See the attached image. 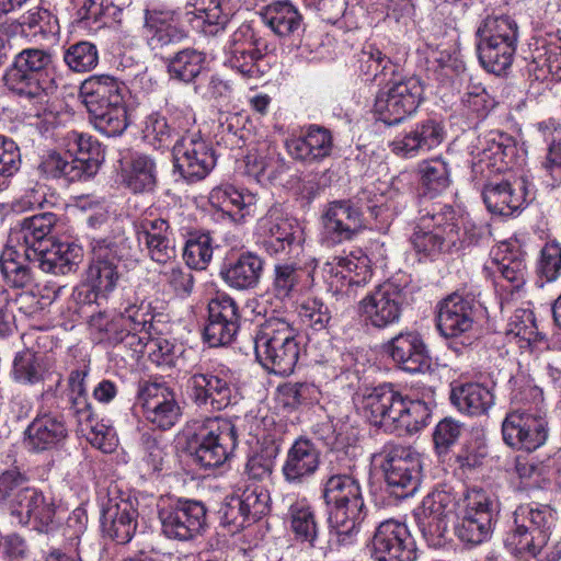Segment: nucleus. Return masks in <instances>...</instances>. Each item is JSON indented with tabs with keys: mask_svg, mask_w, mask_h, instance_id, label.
<instances>
[{
	"mask_svg": "<svg viewBox=\"0 0 561 561\" xmlns=\"http://www.w3.org/2000/svg\"><path fill=\"white\" fill-rule=\"evenodd\" d=\"M321 451L309 438L300 436L287 450L282 474L286 482L300 485L307 482L319 469Z\"/></svg>",
	"mask_w": 561,
	"mask_h": 561,
	"instance_id": "29",
	"label": "nucleus"
},
{
	"mask_svg": "<svg viewBox=\"0 0 561 561\" xmlns=\"http://www.w3.org/2000/svg\"><path fill=\"white\" fill-rule=\"evenodd\" d=\"M260 237L300 240V229L285 218L277 208H272L259 221Z\"/></svg>",
	"mask_w": 561,
	"mask_h": 561,
	"instance_id": "51",
	"label": "nucleus"
},
{
	"mask_svg": "<svg viewBox=\"0 0 561 561\" xmlns=\"http://www.w3.org/2000/svg\"><path fill=\"white\" fill-rule=\"evenodd\" d=\"M128 89L126 84L110 75H94L85 79L81 84L83 96L110 98L113 101L118 96H125Z\"/></svg>",
	"mask_w": 561,
	"mask_h": 561,
	"instance_id": "53",
	"label": "nucleus"
},
{
	"mask_svg": "<svg viewBox=\"0 0 561 561\" xmlns=\"http://www.w3.org/2000/svg\"><path fill=\"white\" fill-rule=\"evenodd\" d=\"M56 221L55 214L42 213L24 218L10 229L2 250V278L8 286L23 288L30 283L25 262L31 257V250L44 272L66 275L77 270L83 256L81 247L46 238Z\"/></svg>",
	"mask_w": 561,
	"mask_h": 561,
	"instance_id": "1",
	"label": "nucleus"
},
{
	"mask_svg": "<svg viewBox=\"0 0 561 561\" xmlns=\"http://www.w3.org/2000/svg\"><path fill=\"white\" fill-rule=\"evenodd\" d=\"M456 499L445 490L428 493L414 510L417 526L426 540L438 545L447 530V519L455 512Z\"/></svg>",
	"mask_w": 561,
	"mask_h": 561,
	"instance_id": "23",
	"label": "nucleus"
},
{
	"mask_svg": "<svg viewBox=\"0 0 561 561\" xmlns=\"http://www.w3.org/2000/svg\"><path fill=\"white\" fill-rule=\"evenodd\" d=\"M539 272L548 280H556L561 274V245L548 242L542 248L539 261Z\"/></svg>",
	"mask_w": 561,
	"mask_h": 561,
	"instance_id": "64",
	"label": "nucleus"
},
{
	"mask_svg": "<svg viewBox=\"0 0 561 561\" xmlns=\"http://www.w3.org/2000/svg\"><path fill=\"white\" fill-rule=\"evenodd\" d=\"M144 35L151 50L179 44L186 38V32L176 25L175 12L171 10H146Z\"/></svg>",
	"mask_w": 561,
	"mask_h": 561,
	"instance_id": "33",
	"label": "nucleus"
},
{
	"mask_svg": "<svg viewBox=\"0 0 561 561\" xmlns=\"http://www.w3.org/2000/svg\"><path fill=\"white\" fill-rule=\"evenodd\" d=\"M122 183L135 194L151 193L158 184V165L153 157L135 152L118 159Z\"/></svg>",
	"mask_w": 561,
	"mask_h": 561,
	"instance_id": "32",
	"label": "nucleus"
},
{
	"mask_svg": "<svg viewBox=\"0 0 561 561\" xmlns=\"http://www.w3.org/2000/svg\"><path fill=\"white\" fill-rule=\"evenodd\" d=\"M138 402L145 419L154 427L165 431L181 419L182 409L174 391L164 383L145 382L138 390Z\"/></svg>",
	"mask_w": 561,
	"mask_h": 561,
	"instance_id": "21",
	"label": "nucleus"
},
{
	"mask_svg": "<svg viewBox=\"0 0 561 561\" xmlns=\"http://www.w3.org/2000/svg\"><path fill=\"white\" fill-rule=\"evenodd\" d=\"M64 60L72 71H90L95 68L99 62L98 48L90 42L72 44L66 49Z\"/></svg>",
	"mask_w": 561,
	"mask_h": 561,
	"instance_id": "55",
	"label": "nucleus"
},
{
	"mask_svg": "<svg viewBox=\"0 0 561 561\" xmlns=\"http://www.w3.org/2000/svg\"><path fill=\"white\" fill-rule=\"evenodd\" d=\"M192 401L199 408L221 411L238 400V390L228 371L193 373L187 381Z\"/></svg>",
	"mask_w": 561,
	"mask_h": 561,
	"instance_id": "19",
	"label": "nucleus"
},
{
	"mask_svg": "<svg viewBox=\"0 0 561 561\" xmlns=\"http://www.w3.org/2000/svg\"><path fill=\"white\" fill-rule=\"evenodd\" d=\"M237 496L242 502V505L252 522L260 519L270 511V492L262 485H245L241 495Z\"/></svg>",
	"mask_w": 561,
	"mask_h": 561,
	"instance_id": "60",
	"label": "nucleus"
},
{
	"mask_svg": "<svg viewBox=\"0 0 561 561\" xmlns=\"http://www.w3.org/2000/svg\"><path fill=\"white\" fill-rule=\"evenodd\" d=\"M136 237L148 256L161 265V280L179 297H187L194 288V276L190 268L176 262V249L168 220L141 217L135 222Z\"/></svg>",
	"mask_w": 561,
	"mask_h": 561,
	"instance_id": "4",
	"label": "nucleus"
},
{
	"mask_svg": "<svg viewBox=\"0 0 561 561\" xmlns=\"http://www.w3.org/2000/svg\"><path fill=\"white\" fill-rule=\"evenodd\" d=\"M477 50L481 66L502 75L512 66L516 54L519 27L510 15H488L477 28Z\"/></svg>",
	"mask_w": 561,
	"mask_h": 561,
	"instance_id": "8",
	"label": "nucleus"
},
{
	"mask_svg": "<svg viewBox=\"0 0 561 561\" xmlns=\"http://www.w3.org/2000/svg\"><path fill=\"white\" fill-rule=\"evenodd\" d=\"M287 518L296 539L314 547L319 529L309 502L306 499L296 500L288 508Z\"/></svg>",
	"mask_w": 561,
	"mask_h": 561,
	"instance_id": "42",
	"label": "nucleus"
},
{
	"mask_svg": "<svg viewBox=\"0 0 561 561\" xmlns=\"http://www.w3.org/2000/svg\"><path fill=\"white\" fill-rule=\"evenodd\" d=\"M68 156L82 163L85 179L94 175L104 161L103 150L91 136L71 130L67 134Z\"/></svg>",
	"mask_w": 561,
	"mask_h": 561,
	"instance_id": "40",
	"label": "nucleus"
},
{
	"mask_svg": "<svg viewBox=\"0 0 561 561\" xmlns=\"http://www.w3.org/2000/svg\"><path fill=\"white\" fill-rule=\"evenodd\" d=\"M381 457V469L390 494L398 499L413 495L422 479L420 455L410 447L387 445Z\"/></svg>",
	"mask_w": 561,
	"mask_h": 561,
	"instance_id": "12",
	"label": "nucleus"
},
{
	"mask_svg": "<svg viewBox=\"0 0 561 561\" xmlns=\"http://www.w3.org/2000/svg\"><path fill=\"white\" fill-rule=\"evenodd\" d=\"M22 500L26 501V510L21 512L14 510L19 514V524L25 525L33 517L41 524L47 525L53 522L55 508L53 504L46 503L44 496L35 491H25Z\"/></svg>",
	"mask_w": 561,
	"mask_h": 561,
	"instance_id": "54",
	"label": "nucleus"
},
{
	"mask_svg": "<svg viewBox=\"0 0 561 561\" xmlns=\"http://www.w3.org/2000/svg\"><path fill=\"white\" fill-rule=\"evenodd\" d=\"M154 314L151 304L144 299H128L108 318L105 313L91 317V328L100 333V341L111 345L124 344L136 354L145 351Z\"/></svg>",
	"mask_w": 561,
	"mask_h": 561,
	"instance_id": "6",
	"label": "nucleus"
},
{
	"mask_svg": "<svg viewBox=\"0 0 561 561\" xmlns=\"http://www.w3.org/2000/svg\"><path fill=\"white\" fill-rule=\"evenodd\" d=\"M385 353L402 370L419 374L426 373L432 366L422 336L414 331H402L382 346Z\"/></svg>",
	"mask_w": 561,
	"mask_h": 561,
	"instance_id": "26",
	"label": "nucleus"
},
{
	"mask_svg": "<svg viewBox=\"0 0 561 561\" xmlns=\"http://www.w3.org/2000/svg\"><path fill=\"white\" fill-rule=\"evenodd\" d=\"M419 221L424 228H431L436 233L448 237L454 234L456 251L466 249L479 241L482 236L481 229L474 224L466 221L453 206L440 203H433L421 210Z\"/></svg>",
	"mask_w": 561,
	"mask_h": 561,
	"instance_id": "17",
	"label": "nucleus"
},
{
	"mask_svg": "<svg viewBox=\"0 0 561 561\" xmlns=\"http://www.w3.org/2000/svg\"><path fill=\"white\" fill-rule=\"evenodd\" d=\"M239 308L227 295H218L208 302V322L204 328V340L210 347L231 343L239 330Z\"/></svg>",
	"mask_w": 561,
	"mask_h": 561,
	"instance_id": "24",
	"label": "nucleus"
},
{
	"mask_svg": "<svg viewBox=\"0 0 561 561\" xmlns=\"http://www.w3.org/2000/svg\"><path fill=\"white\" fill-rule=\"evenodd\" d=\"M305 270L294 262H279L273 271L272 291L280 300L296 297L302 288Z\"/></svg>",
	"mask_w": 561,
	"mask_h": 561,
	"instance_id": "44",
	"label": "nucleus"
},
{
	"mask_svg": "<svg viewBox=\"0 0 561 561\" xmlns=\"http://www.w3.org/2000/svg\"><path fill=\"white\" fill-rule=\"evenodd\" d=\"M278 453V445L264 442L259 449L250 454L242 473L245 481L256 484L270 479Z\"/></svg>",
	"mask_w": 561,
	"mask_h": 561,
	"instance_id": "45",
	"label": "nucleus"
},
{
	"mask_svg": "<svg viewBox=\"0 0 561 561\" xmlns=\"http://www.w3.org/2000/svg\"><path fill=\"white\" fill-rule=\"evenodd\" d=\"M218 514L220 524L232 534L253 523L237 495L226 497Z\"/></svg>",
	"mask_w": 561,
	"mask_h": 561,
	"instance_id": "62",
	"label": "nucleus"
},
{
	"mask_svg": "<svg viewBox=\"0 0 561 561\" xmlns=\"http://www.w3.org/2000/svg\"><path fill=\"white\" fill-rule=\"evenodd\" d=\"M419 173L423 191L432 196L445 192L451 184L450 164L443 157L422 161Z\"/></svg>",
	"mask_w": 561,
	"mask_h": 561,
	"instance_id": "43",
	"label": "nucleus"
},
{
	"mask_svg": "<svg viewBox=\"0 0 561 561\" xmlns=\"http://www.w3.org/2000/svg\"><path fill=\"white\" fill-rule=\"evenodd\" d=\"M25 483L26 478L18 468L2 472V500H7L13 524H19V514L14 513V510L21 512L26 510V501L22 500V494L25 491H35L25 486Z\"/></svg>",
	"mask_w": 561,
	"mask_h": 561,
	"instance_id": "48",
	"label": "nucleus"
},
{
	"mask_svg": "<svg viewBox=\"0 0 561 561\" xmlns=\"http://www.w3.org/2000/svg\"><path fill=\"white\" fill-rule=\"evenodd\" d=\"M445 139V128L435 118H425L394 137L390 150L402 158H414L438 147Z\"/></svg>",
	"mask_w": 561,
	"mask_h": 561,
	"instance_id": "25",
	"label": "nucleus"
},
{
	"mask_svg": "<svg viewBox=\"0 0 561 561\" xmlns=\"http://www.w3.org/2000/svg\"><path fill=\"white\" fill-rule=\"evenodd\" d=\"M174 170L188 182L203 180L215 167L213 146L201 134L182 135L173 146Z\"/></svg>",
	"mask_w": 561,
	"mask_h": 561,
	"instance_id": "16",
	"label": "nucleus"
},
{
	"mask_svg": "<svg viewBox=\"0 0 561 561\" xmlns=\"http://www.w3.org/2000/svg\"><path fill=\"white\" fill-rule=\"evenodd\" d=\"M254 351L256 359L267 371L288 376L300 354L297 330L285 317L271 316L260 324L254 335Z\"/></svg>",
	"mask_w": 561,
	"mask_h": 561,
	"instance_id": "7",
	"label": "nucleus"
},
{
	"mask_svg": "<svg viewBox=\"0 0 561 561\" xmlns=\"http://www.w3.org/2000/svg\"><path fill=\"white\" fill-rule=\"evenodd\" d=\"M454 234L448 237L436 233L431 228H424L422 222H417L410 238L411 244L419 255V259L435 260L439 254L456 251Z\"/></svg>",
	"mask_w": 561,
	"mask_h": 561,
	"instance_id": "41",
	"label": "nucleus"
},
{
	"mask_svg": "<svg viewBox=\"0 0 561 561\" xmlns=\"http://www.w3.org/2000/svg\"><path fill=\"white\" fill-rule=\"evenodd\" d=\"M334 434L332 444L328 446L331 457H334L341 467L350 468L357 449L355 434L345 424L339 425Z\"/></svg>",
	"mask_w": 561,
	"mask_h": 561,
	"instance_id": "57",
	"label": "nucleus"
},
{
	"mask_svg": "<svg viewBox=\"0 0 561 561\" xmlns=\"http://www.w3.org/2000/svg\"><path fill=\"white\" fill-rule=\"evenodd\" d=\"M286 162L276 152L250 153L245 158V173L256 182H271L286 171Z\"/></svg>",
	"mask_w": 561,
	"mask_h": 561,
	"instance_id": "46",
	"label": "nucleus"
},
{
	"mask_svg": "<svg viewBox=\"0 0 561 561\" xmlns=\"http://www.w3.org/2000/svg\"><path fill=\"white\" fill-rule=\"evenodd\" d=\"M405 304L404 289L393 282H385L358 302V312L366 324L386 329L400 321Z\"/></svg>",
	"mask_w": 561,
	"mask_h": 561,
	"instance_id": "15",
	"label": "nucleus"
},
{
	"mask_svg": "<svg viewBox=\"0 0 561 561\" xmlns=\"http://www.w3.org/2000/svg\"><path fill=\"white\" fill-rule=\"evenodd\" d=\"M262 22L277 36L288 37L302 28V15L287 0L272 2L261 10Z\"/></svg>",
	"mask_w": 561,
	"mask_h": 561,
	"instance_id": "36",
	"label": "nucleus"
},
{
	"mask_svg": "<svg viewBox=\"0 0 561 561\" xmlns=\"http://www.w3.org/2000/svg\"><path fill=\"white\" fill-rule=\"evenodd\" d=\"M138 512L129 497L110 495L102 505L101 527L117 543L131 540L137 529Z\"/></svg>",
	"mask_w": 561,
	"mask_h": 561,
	"instance_id": "27",
	"label": "nucleus"
},
{
	"mask_svg": "<svg viewBox=\"0 0 561 561\" xmlns=\"http://www.w3.org/2000/svg\"><path fill=\"white\" fill-rule=\"evenodd\" d=\"M187 438V450L201 468H216L226 462L238 444L237 428L221 416L195 421Z\"/></svg>",
	"mask_w": 561,
	"mask_h": 561,
	"instance_id": "9",
	"label": "nucleus"
},
{
	"mask_svg": "<svg viewBox=\"0 0 561 561\" xmlns=\"http://www.w3.org/2000/svg\"><path fill=\"white\" fill-rule=\"evenodd\" d=\"M463 515L481 518L486 515L489 522L494 524L497 513V503L482 489L471 488L463 494Z\"/></svg>",
	"mask_w": 561,
	"mask_h": 561,
	"instance_id": "58",
	"label": "nucleus"
},
{
	"mask_svg": "<svg viewBox=\"0 0 561 561\" xmlns=\"http://www.w3.org/2000/svg\"><path fill=\"white\" fill-rule=\"evenodd\" d=\"M183 257L190 268L205 270L213 257L210 237L208 234H201L190 238L186 241Z\"/></svg>",
	"mask_w": 561,
	"mask_h": 561,
	"instance_id": "61",
	"label": "nucleus"
},
{
	"mask_svg": "<svg viewBox=\"0 0 561 561\" xmlns=\"http://www.w3.org/2000/svg\"><path fill=\"white\" fill-rule=\"evenodd\" d=\"M286 148L296 160L319 162L331 156L333 137L329 129L311 125L302 136L287 140Z\"/></svg>",
	"mask_w": 561,
	"mask_h": 561,
	"instance_id": "35",
	"label": "nucleus"
},
{
	"mask_svg": "<svg viewBox=\"0 0 561 561\" xmlns=\"http://www.w3.org/2000/svg\"><path fill=\"white\" fill-rule=\"evenodd\" d=\"M423 93V84L416 77L390 82L377 93L375 113L378 119L388 125L398 124L417 110Z\"/></svg>",
	"mask_w": 561,
	"mask_h": 561,
	"instance_id": "13",
	"label": "nucleus"
},
{
	"mask_svg": "<svg viewBox=\"0 0 561 561\" xmlns=\"http://www.w3.org/2000/svg\"><path fill=\"white\" fill-rule=\"evenodd\" d=\"M363 410L370 424L399 436L417 432L430 417L423 401L404 398L391 385H381L366 394Z\"/></svg>",
	"mask_w": 561,
	"mask_h": 561,
	"instance_id": "5",
	"label": "nucleus"
},
{
	"mask_svg": "<svg viewBox=\"0 0 561 561\" xmlns=\"http://www.w3.org/2000/svg\"><path fill=\"white\" fill-rule=\"evenodd\" d=\"M506 334L518 340L520 347H529L537 342L539 333L534 312L529 309H516L507 322Z\"/></svg>",
	"mask_w": 561,
	"mask_h": 561,
	"instance_id": "52",
	"label": "nucleus"
},
{
	"mask_svg": "<svg viewBox=\"0 0 561 561\" xmlns=\"http://www.w3.org/2000/svg\"><path fill=\"white\" fill-rule=\"evenodd\" d=\"M480 162L486 163L496 172L506 170L516 152L514 139L506 133L490 130L480 139Z\"/></svg>",
	"mask_w": 561,
	"mask_h": 561,
	"instance_id": "37",
	"label": "nucleus"
},
{
	"mask_svg": "<svg viewBox=\"0 0 561 561\" xmlns=\"http://www.w3.org/2000/svg\"><path fill=\"white\" fill-rule=\"evenodd\" d=\"M206 507L199 501L178 499L161 502L158 518L162 534L173 540L187 541L203 533L206 527Z\"/></svg>",
	"mask_w": 561,
	"mask_h": 561,
	"instance_id": "14",
	"label": "nucleus"
},
{
	"mask_svg": "<svg viewBox=\"0 0 561 561\" xmlns=\"http://www.w3.org/2000/svg\"><path fill=\"white\" fill-rule=\"evenodd\" d=\"M450 401L460 412L481 415L493 405L494 396L481 383H455L451 385Z\"/></svg>",
	"mask_w": 561,
	"mask_h": 561,
	"instance_id": "39",
	"label": "nucleus"
},
{
	"mask_svg": "<svg viewBox=\"0 0 561 561\" xmlns=\"http://www.w3.org/2000/svg\"><path fill=\"white\" fill-rule=\"evenodd\" d=\"M44 371L38 356L25 350L15 355L11 376L19 382L35 383L43 379Z\"/></svg>",
	"mask_w": 561,
	"mask_h": 561,
	"instance_id": "56",
	"label": "nucleus"
},
{
	"mask_svg": "<svg viewBox=\"0 0 561 561\" xmlns=\"http://www.w3.org/2000/svg\"><path fill=\"white\" fill-rule=\"evenodd\" d=\"M89 116L95 129L107 137L122 135L128 126L126 106H114V108L95 106L94 112H90Z\"/></svg>",
	"mask_w": 561,
	"mask_h": 561,
	"instance_id": "50",
	"label": "nucleus"
},
{
	"mask_svg": "<svg viewBox=\"0 0 561 561\" xmlns=\"http://www.w3.org/2000/svg\"><path fill=\"white\" fill-rule=\"evenodd\" d=\"M556 512L548 505H519L514 513V527L504 545L510 552H542L556 526Z\"/></svg>",
	"mask_w": 561,
	"mask_h": 561,
	"instance_id": "11",
	"label": "nucleus"
},
{
	"mask_svg": "<svg viewBox=\"0 0 561 561\" xmlns=\"http://www.w3.org/2000/svg\"><path fill=\"white\" fill-rule=\"evenodd\" d=\"M114 243L107 239H93L92 260L87 270V282L98 294L112 291L119 279V260Z\"/></svg>",
	"mask_w": 561,
	"mask_h": 561,
	"instance_id": "28",
	"label": "nucleus"
},
{
	"mask_svg": "<svg viewBox=\"0 0 561 561\" xmlns=\"http://www.w3.org/2000/svg\"><path fill=\"white\" fill-rule=\"evenodd\" d=\"M298 314L301 321L311 327L316 331H321L327 328L331 320V312L320 299H307L300 307Z\"/></svg>",
	"mask_w": 561,
	"mask_h": 561,
	"instance_id": "63",
	"label": "nucleus"
},
{
	"mask_svg": "<svg viewBox=\"0 0 561 561\" xmlns=\"http://www.w3.org/2000/svg\"><path fill=\"white\" fill-rule=\"evenodd\" d=\"M377 195L362 190L356 196L336 199L324 205L321 213V238L328 247L353 240L365 227L363 209L374 210L378 207Z\"/></svg>",
	"mask_w": 561,
	"mask_h": 561,
	"instance_id": "10",
	"label": "nucleus"
},
{
	"mask_svg": "<svg viewBox=\"0 0 561 561\" xmlns=\"http://www.w3.org/2000/svg\"><path fill=\"white\" fill-rule=\"evenodd\" d=\"M263 260L251 252L241 254L220 272L222 279L232 288L251 289L256 287L263 273Z\"/></svg>",
	"mask_w": 561,
	"mask_h": 561,
	"instance_id": "38",
	"label": "nucleus"
},
{
	"mask_svg": "<svg viewBox=\"0 0 561 561\" xmlns=\"http://www.w3.org/2000/svg\"><path fill=\"white\" fill-rule=\"evenodd\" d=\"M4 34L7 42L2 39V49L13 53V60L2 76L8 90L19 96H25L28 101L26 111L27 117L42 119L45 129L56 122V110L54 106V94L56 92L55 81L51 79L45 85L41 84L36 75L46 70L53 62L51 55L38 48H19L27 38L23 23L9 24Z\"/></svg>",
	"mask_w": 561,
	"mask_h": 561,
	"instance_id": "2",
	"label": "nucleus"
},
{
	"mask_svg": "<svg viewBox=\"0 0 561 561\" xmlns=\"http://www.w3.org/2000/svg\"><path fill=\"white\" fill-rule=\"evenodd\" d=\"M226 65L248 79H257L263 75L261 69V51L254 47L251 28L248 25L239 27L226 46Z\"/></svg>",
	"mask_w": 561,
	"mask_h": 561,
	"instance_id": "31",
	"label": "nucleus"
},
{
	"mask_svg": "<svg viewBox=\"0 0 561 561\" xmlns=\"http://www.w3.org/2000/svg\"><path fill=\"white\" fill-rule=\"evenodd\" d=\"M533 184L526 175L514 182L504 180L484 185L482 196L488 210L494 215L514 216L519 213L528 199L534 198Z\"/></svg>",
	"mask_w": 561,
	"mask_h": 561,
	"instance_id": "22",
	"label": "nucleus"
},
{
	"mask_svg": "<svg viewBox=\"0 0 561 561\" xmlns=\"http://www.w3.org/2000/svg\"><path fill=\"white\" fill-rule=\"evenodd\" d=\"M375 561H415L416 547L405 524L388 519L378 525L370 542Z\"/></svg>",
	"mask_w": 561,
	"mask_h": 561,
	"instance_id": "20",
	"label": "nucleus"
},
{
	"mask_svg": "<svg viewBox=\"0 0 561 561\" xmlns=\"http://www.w3.org/2000/svg\"><path fill=\"white\" fill-rule=\"evenodd\" d=\"M547 425L545 414L539 411L516 409L507 413L503 421V439L513 448L533 451L546 443Z\"/></svg>",
	"mask_w": 561,
	"mask_h": 561,
	"instance_id": "18",
	"label": "nucleus"
},
{
	"mask_svg": "<svg viewBox=\"0 0 561 561\" xmlns=\"http://www.w3.org/2000/svg\"><path fill=\"white\" fill-rule=\"evenodd\" d=\"M493 524L486 515L481 518L463 515L456 527L457 537L466 543L480 545L485 541L492 533Z\"/></svg>",
	"mask_w": 561,
	"mask_h": 561,
	"instance_id": "59",
	"label": "nucleus"
},
{
	"mask_svg": "<svg viewBox=\"0 0 561 561\" xmlns=\"http://www.w3.org/2000/svg\"><path fill=\"white\" fill-rule=\"evenodd\" d=\"M206 56L194 48H185L178 51L168 64V72L171 78L190 83L202 71Z\"/></svg>",
	"mask_w": 561,
	"mask_h": 561,
	"instance_id": "47",
	"label": "nucleus"
},
{
	"mask_svg": "<svg viewBox=\"0 0 561 561\" xmlns=\"http://www.w3.org/2000/svg\"><path fill=\"white\" fill-rule=\"evenodd\" d=\"M41 172L50 179H64L75 182L85 179L82 163L73 161L68 154L50 152L39 164Z\"/></svg>",
	"mask_w": 561,
	"mask_h": 561,
	"instance_id": "49",
	"label": "nucleus"
},
{
	"mask_svg": "<svg viewBox=\"0 0 561 561\" xmlns=\"http://www.w3.org/2000/svg\"><path fill=\"white\" fill-rule=\"evenodd\" d=\"M25 444L34 451L58 446L68 435L64 417L58 413L39 412L25 430Z\"/></svg>",
	"mask_w": 561,
	"mask_h": 561,
	"instance_id": "34",
	"label": "nucleus"
},
{
	"mask_svg": "<svg viewBox=\"0 0 561 561\" xmlns=\"http://www.w3.org/2000/svg\"><path fill=\"white\" fill-rule=\"evenodd\" d=\"M322 497L330 535L340 545H351L367 514L359 482L346 473L331 474L323 484Z\"/></svg>",
	"mask_w": 561,
	"mask_h": 561,
	"instance_id": "3",
	"label": "nucleus"
},
{
	"mask_svg": "<svg viewBox=\"0 0 561 561\" xmlns=\"http://www.w3.org/2000/svg\"><path fill=\"white\" fill-rule=\"evenodd\" d=\"M474 324L473 301L460 295L453 294L439 304L437 329L446 339L463 337Z\"/></svg>",
	"mask_w": 561,
	"mask_h": 561,
	"instance_id": "30",
	"label": "nucleus"
}]
</instances>
